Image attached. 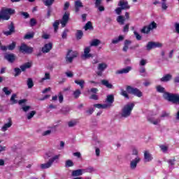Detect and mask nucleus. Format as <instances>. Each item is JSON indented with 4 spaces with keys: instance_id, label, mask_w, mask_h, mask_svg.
Listing matches in <instances>:
<instances>
[{
    "instance_id": "nucleus-1",
    "label": "nucleus",
    "mask_w": 179,
    "mask_h": 179,
    "mask_svg": "<svg viewBox=\"0 0 179 179\" xmlns=\"http://www.w3.org/2000/svg\"><path fill=\"white\" fill-rule=\"evenodd\" d=\"M126 90H122L120 94L123 96V97H125V99H129V96H128V93L130 94H134V96H136L137 97H142V92L139 90L138 88L132 87L131 86H127Z\"/></svg>"
},
{
    "instance_id": "nucleus-2",
    "label": "nucleus",
    "mask_w": 179,
    "mask_h": 179,
    "mask_svg": "<svg viewBox=\"0 0 179 179\" xmlns=\"http://www.w3.org/2000/svg\"><path fill=\"white\" fill-rule=\"evenodd\" d=\"M134 107H135V104H134V103H129L126 104L122 109V117L124 118L129 117V115H131V113H132V110H134Z\"/></svg>"
},
{
    "instance_id": "nucleus-3",
    "label": "nucleus",
    "mask_w": 179,
    "mask_h": 179,
    "mask_svg": "<svg viewBox=\"0 0 179 179\" xmlns=\"http://www.w3.org/2000/svg\"><path fill=\"white\" fill-rule=\"evenodd\" d=\"M60 157L61 155H55L53 157L50 158L48 162L41 164V169H42V170L50 169V167H51L54 163H58V160H59Z\"/></svg>"
},
{
    "instance_id": "nucleus-4",
    "label": "nucleus",
    "mask_w": 179,
    "mask_h": 179,
    "mask_svg": "<svg viewBox=\"0 0 179 179\" xmlns=\"http://www.w3.org/2000/svg\"><path fill=\"white\" fill-rule=\"evenodd\" d=\"M15 13V10L11 8H3L0 12V20L3 19V20H9L10 19V15H13Z\"/></svg>"
},
{
    "instance_id": "nucleus-5",
    "label": "nucleus",
    "mask_w": 179,
    "mask_h": 179,
    "mask_svg": "<svg viewBox=\"0 0 179 179\" xmlns=\"http://www.w3.org/2000/svg\"><path fill=\"white\" fill-rule=\"evenodd\" d=\"M163 97L168 101H171L175 104H179V94H171L169 92H166L163 94Z\"/></svg>"
},
{
    "instance_id": "nucleus-6",
    "label": "nucleus",
    "mask_w": 179,
    "mask_h": 179,
    "mask_svg": "<svg viewBox=\"0 0 179 179\" xmlns=\"http://www.w3.org/2000/svg\"><path fill=\"white\" fill-rule=\"evenodd\" d=\"M76 57H78V52L69 50L66 57V61L69 62V64H71L72 61H73V58H76Z\"/></svg>"
},
{
    "instance_id": "nucleus-7",
    "label": "nucleus",
    "mask_w": 179,
    "mask_h": 179,
    "mask_svg": "<svg viewBox=\"0 0 179 179\" xmlns=\"http://www.w3.org/2000/svg\"><path fill=\"white\" fill-rule=\"evenodd\" d=\"M162 44L159 42H148L147 44V50L148 51H150V50L153 48H160V47H162Z\"/></svg>"
},
{
    "instance_id": "nucleus-8",
    "label": "nucleus",
    "mask_w": 179,
    "mask_h": 179,
    "mask_svg": "<svg viewBox=\"0 0 179 179\" xmlns=\"http://www.w3.org/2000/svg\"><path fill=\"white\" fill-rule=\"evenodd\" d=\"M20 51L25 54H31L33 52V48H30L27 45L22 43L20 47Z\"/></svg>"
},
{
    "instance_id": "nucleus-9",
    "label": "nucleus",
    "mask_w": 179,
    "mask_h": 179,
    "mask_svg": "<svg viewBox=\"0 0 179 179\" xmlns=\"http://www.w3.org/2000/svg\"><path fill=\"white\" fill-rule=\"evenodd\" d=\"M91 50L92 48L90 46L86 47L84 49V53L82 55V57L84 58V59H89V58H92L93 57V55L90 53Z\"/></svg>"
},
{
    "instance_id": "nucleus-10",
    "label": "nucleus",
    "mask_w": 179,
    "mask_h": 179,
    "mask_svg": "<svg viewBox=\"0 0 179 179\" xmlns=\"http://www.w3.org/2000/svg\"><path fill=\"white\" fill-rule=\"evenodd\" d=\"M69 15L70 14L68 12H66L64 14V15H63V17H62V20L60 21V23L62 24V27H65V26H66V24H67V23H68L69 20Z\"/></svg>"
},
{
    "instance_id": "nucleus-11",
    "label": "nucleus",
    "mask_w": 179,
    "mask_h": 179,
    "mask_svg": "<svg viewBox=\"0 0 179 179\" xmlns=\"http://www.w3.org/2000/svg\"><path fill=\"white\" fill-rule=\"evenodd\" d=\"M139 162H141V157H139V156L136 157L134 159H132L130 162V169L131 170H135V169H136V166H138V163H139Z\"/></svg>"
},
{
    "instance_id": "nucleus-12",
    "label": "nucleus",
    "mask_w": 179,
    "mask_h": 179,
    "mask_svg": "<svg viewBox=\"0 0 179 179\" xmlns=\"http://www.w3.org/2000/svg\"><path fill=\"white\" fill-rule=\"evenodd\" d=\"M12 119L11 118H8V122L5 123L3 127H1V131L2 132H6V131H8V129H9V128H10V127H12Z\"/></svg>"
},
{
    "instance_id": "nucleus-13",
    "label": "nucleus",
    "mask_w": 179,
    "mask_h": 179,
    "mask_svg": "<svg viewBox=\"0 0 179 179\" xmlns=\"http://www.w3.org/2000/svg\"><path fill=\"white\" fill-rule=\"evenodd\" d=\"M27 101V100H26V99H21L18 101V104H20V106H22V109L23 110V111H24V113H27V111H29V110H30V108H31V107L29 106H24L23 105Z\"/></svg>"
},
{
    "instance_id": "nucleus-14",
    "label": "nucleus",
    "mask_w": 179,
    "mask_h": 179,
    "mask_svg": "<svg viewBox=\"0 0 179 179\" xmlns=\"http://www.w3.org/2000/svg\"><path fill=\"white\" fill-rule=\"evenodd\" d=\"M153 160V155L149 152V151H145L144 152V162L145 163H149Z\"/></svg>"
},
{
    "instance_id": "nucleus-15",
    "label": "nucleus",
    "mask_w": 179,
    "mask_h": 179,
    "mask_svg": "<svg viewBox=\"0 0 179 179\" xmlns=\"http://www.w3.org/2000/svg\"><path fill=\"white\" fill-rule=\"evenodd\" d=\"M9 31H3V33L5 34V36H10L12 33H15V26H13V23H11L8 26Z\"/></svg>"
},
{
    "instance_id": "nucleus-16",
    "label": "nucleus",
    "mask_w": 179,
    "mask_h": 179,
    "mask_svg": "<svg viewBox=\"0 0 179 179\" xmlns=\"http://www.w3.org/2000/svg\"><path fill=\"white\" fill-rule=\"evenodd\" d=\"M76 13H78L80 10V8H83V3L80 0H77L74 3Z\"/></svg>"
},
{
    "instance_id": "nucleus-17",
    "label": "nucleus",
    "mask_w": 179,
    "mask_h": 179,
    "mask_svg": "<svg viewBox=\"0 0 179 179\" xmlns=\"http://www.w3.org/2000/svg\"><path fill=\"white\" fill-rule=\"evenodd\" d=\"M118 6H120V8L123 10L129 9V8H131V6L128 5V1L124 0H121L120 1H119Z\"/></svg>"
},
{
    "instance_id": "nucleus-18",
    "label": "nucleus",
    "mask_w": 179,
    "mask_h": 179,
    "mask_svg": "<svg viewBox=\"0 0 179 179\" xmlns=\"http://www.w3.org/2000/svg\"><path fill=\"white\" fill-rule=\"evenodd\" d=\"M52 49V43H46L42 48V52L43 53L50 52V51H51Z\"/></svg>"
},
{
    "instance_id": "nucleus-19",
    "label": "nucleus",
    "mask_w": 179,
    "mask_h": 179,
    "mask_svg": "<svg viewBox=\"0 0 179 179\" xmlns=\"http://www.w3.org/2000/svg\"><path fill=\"white\" fill-rule=\"evenodd\" d=\"M138 150L136 148H133L131 154H127L126 155V159H128L129 160H131V159H133V156H138Z\"/></svg>"
},
{
    "instance_id": "nucleus-20",
    "label": "nucleus",
    "mask_w": 179,
    "mask_h": 179,
    "mask_svg": "<svg viewBox=\"0 0 179 179\" xmlns=\"http://www.w3.org/2000/svg\"><path fill=\"white\" fill-rule=\"evenodd\" d=\"M85 174V172L83 169H77L72 171L73 177H79L82 175Z\"/></svg>"
},
{
    "instance_id": "nucleus-21",
    "label": "nucleus",
    "mask_w": 179,
    "mask_h": 179,
    "mask_svg": "<svg viewBox=\"0 0 179 179\" xmlns=\"http://www.w3.org/2000/svg\"><path fill=\"white\" fill-rule=\"evenodd\" d=\"M55 128H56L55 126L49 127L48 130H46L43 132L42 134L43 136H48V135H51V133L55 131Z\"/></svg>"
},
{
    "instance_id": "nucleus-22",
    "label": "nucleus",
    "mask_w": 179,
    "mask_h": 179,
    "mask_svg": "<svg viewBox=\"0 0 179 179\" xmlns=\"http://www.w3.org/2000/svg\"><path fill=\"white\" fill-rule=\"evenodd\" d=\"M108 66V65L106 63H100L98 64V71H101V72H104V71H106V69H107V67Z\"/></svg>"
},
{
    "instance_id": "nucleus-23",
    "label": "nucleus",
    "mask_w": 179,
    "mask_h": 179,
    "mask_svg": "<svg viewBox=\"0 0 179 179\" xmlns=\"http://www.w3.org/2000/svg\"><path fill=\"white\" fill-rule=\"evenodd\" d=\"M148 120L151 124H153L154 125H157V124H159L160 122V118H155L153 117H148Z\"/></svg>"
},
{
    "instance_id": "nucleus-24",
    "label": "nucleus",
    "mask_w": 179,
    "mask_h": 179,
    "mask_svg": "<svg viewBox=\"0 0 179 179\" xmlns=\"http://www.w3.org/2000/svg\"><path fill=\"white\" fill-rule=\"evenodd\" d=\"M131 69H132V68H131V66H128L121 70H118L117 71H116V73L117 75H121L122 73H128L129 71H131Z\"/></svg>"
},
{
    "instance_id": "nucleus-25",
    "label": "nucleus",
    "mask_w": 179,
    "mask_h": 179,
    "mask_svg": "<svg viewBox=\"0 0 179 179\" xmlns=\"http://www.w3.org/2000/svg\"><path fill=\"white\" fill-rule=\"evenodd\" d=\"M125 38L124 35H120L118 36V38H115L112 40V44H118L120 41H122Z\"/></svg>"
},
{
    "instance_id": "nucleus-26",
    "label": "nucleus",
    "mask_w": 179,
    "mask_h": 179,
    "mask_svg": "<svg viewBox=\"0 0 179 179\" xmlns=\"http://www.w3.org/2000/svg\"><path fill=\"white\" fill-rule=\"evenodd\" d=\"M31 65H33V63L27 62L20 66V69L24 72V71L29 69V68H31Z\"/></svg>"
},
{
    "instance_id": "nucleus-27",
    "label": "nucleus",
    "mask_w": 179,
    "mask_h": 179,
    "mask_svg": "<svg viewBox=\"0 0 179 179\" xmlns=\"http://www.w3.org/2000/svg\"><path fill=\"white\" fill-rule=\"evenodd\" d=\"M132 43V41L129 40H125L124 41V45L123 47V51L124 52H127L128 51V48H129V45Z\"/></svg>"
},
{
    "instance_id": "nucleus-28",
    "label": "nucleus",
    "mask_w": 179,
    "mask_h": 179,
    "mask_svg": "<svg viewBox=\"0 0 179 179\" xmlns=\"http://www.w3.org/2000/svg\"><path fill=\"white\" fill-rule=\"evenodd\" d=\"M4 58L8 61V62H13L15 61V55L13 54H7L4 56Z\"/></svg>"
},
{
    "instance_id": "nucleus-29",
    "label": "nucleus",
    "mask_w": 179,
    "mask_h": 179,
    "mask_svg": "<svg viewBox=\"0 0 179 179\" xmlns=\"http://www.w3.org/2000/svg\"><path fill=\"white\" fill-rule=\"evenodd\" d=\"M101 85L106 86L108 89H113V84L110 83L107 80H102Z\"/></svg>"
},
{
    "instance_id": "nucleus-30",
    "label": "nucleus",
    "mask_w": 179,
    "mask_h": 179,
    "mask_svg": "<svg viewBox=\"0 0 179 179\" xmlns=\"http://www.w3.org/2000/svg\"><path fill=\"white\" fill-rule=\"evenodd\" d=\"M106 102L108 103L105 104H109L110 107H111V103H114V95H108L106 98Z\"/></svg>"
},
{
    "instance_id": "nucleus-31",
    "label": "nucleus",
    "mask_w": 179,
    "mask_h": 179,
    "mask_svg": "<svg viewBox=\"0 0 179 179\" xmlns=\"http://www.w3.org/2000/svg\"><path fill=\"white\" fill-rule=\"evenodd\" d=\"M94 107H96V108H108L110 107V104H100V103H96L94 105Z\"/></svg>"
},
{
    "instance_id": "nucleus-32",
    "label": "nucleus",
    "mask_w": 179,
    "mask_h": 179,
    "mask_svg": "<svg viewBox=\"0 0 179 179\" xmlns=\"http://www.w3.org/2000/svg\"><path fill=\"white\" fill-rule=\"evenodd\" d=\"M101 43L99 39H94L90 42V47H97Z\"/></svg>"
},
{
    "instance_id": "nucleus-33",
    "label": "nucleus",
    "mask_w": 179,
    "mask_h": 179,
    "mask_svg": "<svg viewBox=\"0 0 179 179\" xmlns=\"http://www.w3.org/2000/svg\"><path fill=\"white\" fill-rule=\"evenodd\" d=\"M147 27H148V28H147V30H153L157 28V24H156V22L153 21Z\"/></svg>"
},
{
    "instance_id": "nucleus-34",
    "label": "nucleus",
    "mask_w": 179,
    "mask_h": 179,
    "mask_svg": "<svg viewBox=\"0 0 179 179\" xmlns=\"http://www.w3.org/2000/svg\"><path fill=\"white\" fill-rule=\"evenodd\" d=\"M51 77L50 76V73H45L44 78H42L39 80L40 83H43L44 80H50Z\"/></svg>"
},
{
    "instance_id": "nucleus-35",
    "label": "nucleus",
    "mask_w": 179,
    "mask_h": 179,
    "mask_svg": "<svg viewBox=\"0 0 179 179\" xmlns=\"http://www.w3.org/2000/svg\"><path fill=\"white\" fill-rule=\"evenodd\" d=\"M83 170L84 171V174L85 173H94L96 171L94 168H93L92 166H89L87 168L83 169Z\"/></svg>"
},
{
    "instance_id": "nucleus-36",
    "label": "nucleus",
    "mask_w": 179,
    "mask_h": 179,
    "mask_svg": "<svg viewBox=\"0 0 179 179\" xmlns=\"http://www.w3.org/2000/svg\"><path fill=\"white\" fill-rule=\"evenodd\" d=\"M171 79V75L166 74L164 77H162L160 80L161 82H169Z\"/></svg>"
},
{
    "instance_id": "nucleus-37",
    "label": "nucleus",
    "mask_w": 179,
    "mask_h": 179,
    "mask_svg": "<svg viewBox=\"0 0 179 179\" xmlns=\"http://www.w3.org/2000/svg\"><path fill=\"white\" fill-rule=\"evenodd\" d=\"M76 37L77 40H80L83 37V31L82 30H77Z\"/></svg>"
},
{
    "instance_id": "nucleus-38",
    "label": "nucleus",
    "mask_w": 179,
    "mask_h": 179,
    "mask_svg": "<svg viewBox=\"0 0 179 179\" xmlns=\"http://www.w3.org/2000/svg\"><path fill=\"white\" fill-rule=\"evenodd\" d=\"M74 82H75V83H76V85H80L81 89H83V87H85V80H76Z\"/></svg>"
},
{
    "instance_id": "nucleus-39",
    "label": "nucleus",
    "mask_w": 179,
    "mask_h": 179,
    "mask_svg": "<svg viewBox=\"0 0 179 179\" xmlns=\"http://www.w3.org/2000/svg\"><path fill=\"white\" fill-rule=\"evenodd\" d=\"M156 89H157V92H158L159 93H164H164H166L164 87H163L161 85L157 86Z\"/></svg>"
},
{
    "instance_id": "nucleus-40",
    "label": "nucleus",
    "mask_w": 179,
    "mask_h": 179,
    "mask_svg": "<svg viewBox=\"0 0 179 179\" xmlns=\"http://www.w3.org/2000/svg\"><path fill=\"white\" fill-rule=\"evenodd\" d=\"M117 22L120 23V24H124L125 19L122 15H119L117 18Z\"/></svg>"
},
{
    "instance_id": "nucleus-41",
    "label": "nucleus",
    "mask_w": 179,
    "mask_h": 179,
    "mask_svg": "<svg viewBox=\"0 0 179 179\" xmlns=\"http://www.w3.org/2000/svg\"><path fill=\"white\" fill-rule=\"evenodd\" d=\"M139 73L141 76H146V69L143 66L140 67Z\"/></svg>"
},
{
    "instance_id": "nucleus-42",
    "label": "nucleus",
    "mask_w": 179,
    "mask_h": 179,
    "mask_svg": "<svg viewBox=\"0 0 179 179\" xmlns=\"http://www.w3.org/2000/svg\"><path fill=\"white\" fill-rule=\"evenodd\" d=\"M82 92H80V90H76L73 92V96L75 99H78L79 96H80Z\"/></svg>"
},
{
    "instance_id": "nucleus-43",
    "label": "nucleus",
    "mask_w": 179,
    "mask_h": 179,
    "mask_svg": "<svg viewBox=\"0 0 179 179\" xmlns=\"http://www.w3.org/2000/svg\"><path fill=\"white\" fill-rule=\"evenodd\" d=\"M85 30L87 31V30H92V29H93V26H92V22H88L85 26L84 27Z\"/></svg>"
},
{
    "instance_id": "nucleus-44",
    "label": "nucleus",
    "mask_w": 179,
    "mask_h": 179,
    "mask_svg": "<svg viewBox=\"0 0 179 179\" xmlns=\"http://www.w3.org/2000/svg\"><path fill=\"white\" fill-rule=\"evenodd\" d=\"M27 83L29 89H31V87L34 86V84L33 83V80L31 78H29L27 81Z\"/></svg>"
},
{
    "instance_id": "nucleus-45",
    "label": "nucleus",
    "mask_w": 179,
    "mask_h": 179,
    "mask_svg": "<svg viewBox=\"0 0 179 179\" xmlns=\"http://www.w3.org/2000/svg\"><path fill=\"white\" fill-rule=\"evenodd\" d=\"M34 37V32L32 33H28L24 36V38L26 40H30L31 38H33Z\"/></svg>"
},
{
    "instance_id": "nucleus-46",
    "label": "nucleus",
    "mask_w": 179,
    "mask_h": 179,
    "mask_svg": "<svg viewBox=\"0 0 179 179\" xmlns=\"http://www.w3.org/2000/svg\"><path fill=\"white\" fill-rule=\"evenodd\" d=\"M148 29H149V27L148 26H145L141 30V32L143 33L144 34H149V33L150 32V29L148 30Z\"/></svg>"
},
{
    "instance_id": "nucleus-47",
    "label": "nucleus",
    "mask_w": 179,
    "mask_h": 179,
    "mask_svg": "<svg viewBox=\"0 0 179 179\" xmlns=\"http://www.w3.org/2000/svg\"><path fill=\"white\" fill-rule=\"evenodd\" d=\"M45 6H51L54 3V0H43Z\"/></svg>"
},
{
    "instance_id": "nucleus-48",
    "label": "nucleus",
    "mask_w": 179,
    "mask_h": 179,
    "mask_svg": "<svg viewBox=\"0 0 179 179\" xmlns=\"http://www.w3.org/2000/svg\"><path fill=\"white\" fill-rule=\"evenodd\" d=\"M66 167H72L73 166V162L71 159H68L65 163Z\"/></svg>"
},
{
    "instance_id": "nucleus-49",
    "label": "nucleus",
    "mask_w": 179,
    "mask_h": 179,
    "mask_svg": "<svg viewBox=\"0 0 179 179\" xmlns=\"http://www.w3.org/2000/svg\"><path fill=\"white\" fill-rule=\"evenodd\" d=\"M35 115H36V111L32 110L31 112H30L27 115V120H31V117H34Z\"/></svg>"
},
{
    "instance_id": "nucleus-50",
    "label": "nucleus",
    "mask_w": 179,
    "mask_h": 179,
    "mask_svg": "<svg viewBox=\"0 0 179 179\" xmlns=\"http://www.w3.org/2000/svg\"><path fill=\"white\" fill-rule=\"evenodd\" d=\"M159 148L164 153H166L167 152V150H169V147H167L166 145H160Z\"/></svg>"
},
{
    "instance_id": "nucleus-51",
    "label": "nucleus",
    "mask_w": 179,
    "mask_h": 179,
    "mask_svg": "<svg viewBox=\"0 0 179 179\" xmlns=\"http://www.w3.org/2000/svg\"><path fill=\"white\" fill-rule=\"evenodd\" d=\"M3 92L5 93V94H6V96H9V94H10V93H12V92L10 90H9L8 87H3Z\"/></svg>"
},
{
    "instance_id": "nucleus-52",
    "label": "nucleus",
    "mask_w": 179,
    "mask_h": 179,
    "mask_svg": "<svg viewBox=\"0 0 179 179\" xmlns=\"http://www.w3.org/2000/svg\"><path fill=\"white\" fill-rule=\"evenodd\" d=\"M58 26H59V21L56 20L54 23H53V27L55 29V31L57 32V31L58 30Z\"/></svg>"
},
{
    "instance_id": "nucleus-53",
    "label": "nucleus",
    "mask_w": 179,
    "mask_h": 179,
    "mask_svg": "<svg viewBox=\"0 0 179 179\" xmlns=\"http://www.w3.org/2000/svg\"><path fill=\"white\" fill-rule=\"evenodd\" d=\"M15 99H16V94H13L10 98V101H12L13 104H16L17 103V100Z\"/></svg>"
},
{
    "instance_id": "nucleus-54",
    "label": "nucleus",
    "mask_w": 179,
    "mask_h": 179,
    "mask_svg": "<svg viewBox=\"0 0 179 179\" xmlns=\"http://www.w3.org/2000/svg\"><path fill=\"white\" fill-rule=\"evenodd\" d=\"M134 34L136 40H138V41L142 40V36L136 31H134Z\"/></svg>"
},
{
    "instance_id": "nucleus-55",
    "label": "nucleus",
    "mask_w": 179,
    "mask_h": 179,
    "mask_svg": "<svg viewBox=\"0 0 179 179\" xmlns=\"http://www.w3.org/2000/svg\"><path fill=\"white\" fill-rule=\"evenodd\" d=\"M162 9H164V10H166V9H167L168 8L167 4H166V0H162Z\"/></svg>"
},
{
    "instance_id": "nucleus-56",
    "label": "nucleus",
    "mask_w": 179,
    "mask_h": 179,
    "mask_svg": "<svg viewBox=\"0 0 179 179\" xmlns=\"http://www.w3.org/2000/svg\"><path fill=\"white\" fill-rule=\"evenodd\" d=\"M16 47V43L15 42H13L8 47V49L10 50H14L15 48Z\"/></svg>"
},
{
    "instance_id": "nucleus-57",
    "label": "nucleus",
    "mask_w": 179,
    "mask_h": 179,
    "mask_svg": "<svg viewBox=\"0 0 179 179\" xmlns=\"http://www.w3.org/2000/svg\"><path fill=\"white\" fill-rule=\"evenodd\" d=\"M146 64H148V62L146 61V59H143L140 61L139 65H140V66H145V65H146Z\"/></svg>"
},
{
    "instance_id": "nucleus-58",
    "label": "nucleus",
    "mask_w": 179,
    "mask_h": 179,
    "mask_svg": "<svg viewBox=\"0 0 179 179\" xmlns=\"http://www.w3.org/2000/svg\"><path fill=\"white\" fill-rule=\"evenodd\" d=\"M58 97H59V103H62V101H64V95H62V93H59L58 94Z\"/></svg>"
},
{
    "instance_id": "nucleus-59",
    "label": "nucleus",
    "mask_w": 179,
    "mask_h": 179,
    "mask_svg": "<svg viewBox=\"0 0 179 179\" xmlns=\"http://www.w3.org/2000/svg\"><path fill=\"white\" fill-rule=\"evenodd\" d=\"M68 31H69L68 29H65V30L63 31V33H62V38H66Z\"/></svg>"
},
{
    "instance_id": "nucleus-60",
    "label": "nucleus",
    "mask_w": 179,
    "mask_h": 179,
    "mask_svg": "<svg viewBox=\"0 0 179 179\" xmlns=\"http://www.w3.org/2000/svg\"><path fill=\"white\" fill-rule=\"evenodd\" d=\"M66 76L67 78H73V73L72 71L66 72Z\"/></svg>"
},
{
    "instance_id": "nucleus-61",
    "label": "nucleus",
    "mask_w": 179,
    "mask_h": 179,
    "mask_svg": "<svg viewBox=\"0 0 179 179\" xmlns=\"http://www.w3.org/2000/svg\"><path fill=\"white\" fill-rule=\"evenodd\" d=\"M68 125L70 127H75V125H76V121H70L69 122Z\"/></svg>"
},
{
    "instance_id": "nucleus-62",
    "label": "nucleus",
    "mask_w": 179,
    "mask_h": 179,
    "mask_svg": "<svg viewBox=\"0 0 179 179\" xmlns=\"http://www.w3.org/2000/svg\"><path fill=\"white\" fill-rule=\"evenodd\" d=\"M122 10L123 9L121 7L117 8L115 9V13H117V15H121V12H122Z\"/></svg>"
},
{
    "instance_id": "nucleus-63",
    "label": "nucleus",
    "mask_w": 179,
    "mask_h": 179,
    "mask_svg": "<svg viewBox=\"0 0 179 179\" xmlns=\"http://www.w3.org/2000/svg\"><path fill=\"white\" fill-rule=\"evenodd\" d=\"M36 23H37V22H36V20H34V18H31L30 20V24L31 27L33 26H36Z\"/></svg>"
},
{
    "instance_id": "nucleus-64",
    "label": "nucleus",
    "mask_w": 179,
    "mask_h": 179,
    "mask_svg": "<svg viewBox=\"0 0 179 179\" xmlns=\"http://www.w3.org/2000/svg\"><path fill=\"white\" fill-rule=\"evenodd\" d=\"M175 30L176 32L178 33V34H179V23L175 24Z\"/></svg>"
}]
</instances>
